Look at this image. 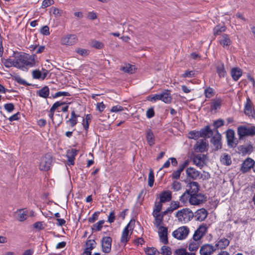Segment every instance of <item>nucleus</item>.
Returning a JSON list of instances; mask_svg holds the SVG:
<instances>
[{
  "label": "nucleus",
  "instance_id": "7ed1b4c3",
  "mask_svg": "<svg viewBox=\"0 0 255 255\" xmlns=\"http://www.w3.org/2000/svg\"><path fill=\"white\" fill-rule=\"evenodd\" d=\"M66 104V103L62 101H57L53 104L52 106L49 110V114L48 116L53 124L56 125L57 126H59L62 122V117L59 114L55 115V117L58 118V121H54V116L55 111L58 109V108Z\"/></svg>",
  "mask_w": 255,
  "mask_h": 255
},
{
  "label": "nucleus",
  "instance_id": "c85d7f7f",
  "mask_svg": "<svg viewBox=\"0 0 255 255\" xmlns=\"http://www.w3.org/2000/svg\"><path fill=\"white\" fill-rule=\"evenodd\" d=\"M238 149L239 153L245 155L251 153L253 150V146L251 144L240 145L238 147Z\"/></svg>",
  "mask_w": 255,
  "mask_h": 255
},
{
  "label": "nucleus",
  "instance_id": "b1692460",
  "mask_svg": "<svg viewBox=\"0 0 255 255\" xmlns=\"http://www.w3.org/2000/svg\"><path fill=\"white\" fill-rule=\"evenodd\" d=\"M230 244V241L225 238H223L218 240V241L215 244V246L216 250L217 249L224 250Z\"/></svg>",
  "mask_w": 255,
  "mask_h": 255
},
{
  "label": "nucleus",
  "instance_id": "6e6d98bb",
  "mask_svg": "<svg viewBox=\"0 0 255 255\" xmlns=\"http://www.w3.org/2000/svg\"><path fill=\"white\" fill-rule=\"evenodd\" d=\"M161 254L163 255H171V251L169 247L163 246L161 248Z\"/></svg>",
  "mask_w": 255,
  "mask_h": 255
},
{
  "label": "nucleus",
  "instance_id": "4468645a",
  "mask_svg": "<svg viewBox=\"0 0 255 255\" xmlns=\"http://www.w3.org/2000/svg\"><path fill=\"white\" fill-rule=\"evenodd\" d=\"M112 239L110 237H104L101 240L102 251L109 253L111 250Z\"/></svg>",
  "mask_w": 255,
  "mask_h": 255
},
{
  "label": "nucleus",
  "instance_id": "e2e57ef3",
  "mask_svg": "<svg viewBox=\"0 0 255 255\" xmlns=\"http://www.w3.org/2000/svg\"><path fill=\"white\" fill-rule=\"evenodd\" d=\"M5 110L8 113L12 112L14 109V105L12 103H7L4 105Z\"/></svg>",
  "mask_w": 255,
  "mask_h": 255
},
{
  "label": "nucleus",
  "instance_id": "603ef678",
  "mask_svg": "<svg viewBox=\"0 0 255 255\" xmlns=\"http://www.w3.org/2000/svg\"><path fill=\"white\" fill-rule=\"evenodd\" d=\"M32 77L35 79H41L42 77V72L39 70H34L32 73Z\"/></svg>",
  "mask_w": 255,
  "mask_h": 255
},
{
  "label": "nucleus",
  "instance_id": "a19ab883",
  "mask_svg": "<svg viewBox=\"0 0 255 255\" xmlns=\"http://www.w3.org/2000/svg\"><path fill=\"white\" fill-rule=\"evenodd\" d=\"M200 242L193 241L189 245L188 249L191 252L196 251L199 248Z\"/></svg>",
  "mask_w": 255,
  "mask_h": 255
},
{
  "label": "nucleus",
  "instance_id": "09e8293b",
  "mask_svg": "<svg viewBox=\"0 0 255 255\" xmlns=\"http://www.w3.org/2000/svg\"><path fill=\"white\" fill-rule=\"evenodd\" d=\"M190 195L188 193H186V191L180 197L179 200L183 203H186L189 201Z\"/></svg>",
  "mask_w": 255,
  "mask_h": 255
},
{
  "label": "nucleus",
  "instance_id": "a18cd8bd",
  "mask_svg": "<svg viewBox=\"0 0 255 255\" xmlns=\"http://www.w3.org/2000/svg\"><path fill=\"white\" fill-rule=\"evenodd\" d=\"M104 223H105V221L102 220L99 221V222H98L97 223H96V224L93 225V227H92L93 231H100L102 229V228L103 227V225L104 224Z\"/></svg>",
  "mask_w": 255,
  "mask_h": 255
},
{
  "label": "nucleus",
  "instance_id": "4d7b16f0",
  "mask_svg": "<svg viewBox=\"0 0 255 255\" xmlns=\"http://www.w3.org/2000/svg\"><path fill=\"white\" fill-rule=\"evenodd\" d=\"M181 188V183L177 181H174L172 184V189L175 191L180 190Z\"/></svg>",
  "mask_w": 255,
  "mask_h": 255
},
{
  "label": "nucleus",
  "instance_id": "a878e982",
  "mask_svg": "<svg viewBox=\"0 0 255 255\" xmlns=\"http://www.w3.org/2000/svg\"><path fill=\"white\" fill-rule=\"evenodd\" d=\"M146 139L147 143L150 146H152L155 144V138L153 131L150 128L147 129L145 131Z\"/></svg>",
  "mask_w": 255,
  "mask_h": 255
},
{
  "label": "nucleus",
  "instance_id": "f3484780",
  "mask_svg": "<svg viewBox=\"0 0 255 255\" xmlns=\"http://www.w3.org/2000/svg\"><path fill=\"white\" fill-rule=\"evenodd\" d=\"M187 187L188 189L186 190V193H188L190 195L199 193V191L200 186L198 182L195 181L190 182L188 183Z\"/></svg>",
  "mask_w": 255,
  "mask_h": 255
},
{
  "label": "nucleus",
  "instance_id": "dca6fc26",
  "mask_svg": "<svg viewBox=\"0 0 255 255\" xmlns=\"http://www.w3.org/2000/svg\"><path fill=\"white\" fill-rule=\"evenodd\" d=\"M253 106V105L251 100L249 97H248L244 108V113L246 115L249 117H254L253 115L255 114V111Z\"/></svg>",
  "mask_w": 255,
  "mask_h": 255
},
{
  "label": "nucleus",
  "instance_id": "f03ea898",
  "mask_svg": "<svg viewBox=\"0 0 255 255\" xmlns=\"http://www.w3.org/2000/svg\"><path fill=\"white\" fill-rule=\"evenodd\" d=\"M175 217L179 222L186 223L191 221L194 217L193 213L188 208H184L176 212Z\"/></svg>",
  "mask_w": 255,
  "mask_h": 255
},
{
  "label": "nucleus",
  "instance_id": "2f4dec72",
  "mask_svg": "<svg viewBox=\"0 0 255 255\" xmlns=\"http://www.w3.org/2000/svg\"><path fill=\"white\" fill-rule=\"evenodd\" d=\"M220 161L225 165H230L232 164L231 156L226 153H224L220 157Z\"/></svg>",
  "mask_w": 255,
  "mask_h": 255
},
{
  "label": "nucleus",
  "instance_id": "423d86ee",
  "mask_svg": "<svg viewBox=\"0 0 255 255\" xmlns=\"http://www.w3.org/2000/svg\"><path fill=\"white\" fill-rule=\"evenodd\" d=\"M52 162V156L50 153H46L40 159L39 163V169L40 170H48Z\"/></svg>",
  "mask_w": 255,
  "mask_h": 255
},
{
  "label": "nucleus",
  "instance_id": "bb28decb",
  "mask_svg": "<svg viewBox=\"0 0 255 255\" xmlns=\"http://www.w3.org/2000/svg\"><path fill=\"white\" fill-rule=\"evenodd\" d=\"M222 100L221 98H216L212 99L210 103V110L211 111H216L221 108Z\"/></svg>",
  "mask_w": 255,
  "mask_h": 255
},
{
  "label": "nucleus",
  "instance_id": "f8f14e48",
  "mask_svg": "<svg viewBox=\"0 0 255 255\" xmlns=\"http://www.w3.org/2000/svg\"><path fill=\"white\" fill-rule=\"evenodd\" d=\"M216 249L215 246L210 244L203 245L200 249L199 253L200 255H212Z\"/></svg>",
  "mask_w": 255,
  "mask_h": 255
},
{
  "label": "nucleus",
  "instance_id": "f704fd0d",
  "mask_svg": "<svg viewBox=\"0 0 255 255\" xmlns=\"http://www.w3.org/2000/svg\"><path fill=\"white\" fill-rule=\"evenodd\" d=\"M133 65L130 64H126L124 66H122L120 70L125 73L132 74L134 72V68Z\"/></svg>",
  "mask_w": 255,
  "mask_h": 255
},
{
  "label": "nucleus",
  "instance_id": "052dcab7",
  "mask_svg": "<svg viewBox=\"0 0 255 255\" xmlns=\"http://www.w3.org/2000/svg\"><path fill=\"white\" fill-rule=\"evenodd\" d=\"M70 94L68 92L59 91L53 95V98H56L60 96H70Z\"/></svg>",
  "mask_w": 255,
  "mask_h": 255
},
{
  "label": "nucleus",
  "instance_id": "5fc2aeb1",
  "mask_svg": "<svg viewBox=\"0 0 255 255\" xmlns=\"http://www.w3.org/2000/svg\"><path fill=\"white\" fill-rule=\"evenodd\" d=\"M100 212L97 211L95 212L90 218L88 219L89 222L91 223H94L98 218Z\"/></svg>",
  "mask_w": 255,
  "mask_h": 255
},
{
  "label": "nucleus",
  "instance_id": "f257e3e1",
  "mask_svg": "<svg viewBox=\"0 0 255 255\" xmlns=\"http://www.w3.org/2000/svg\"><path fill=\"white\" fill-rule=\"evenodd\" d=\"M36 55L34 54L29 55L24 52L19 53L16 56L18 65L20 67V68H18L22 69L25 66L28 67H34L36 63Z\"/></svg>",
  "mask_w": 255,
  "mask_h": 255
},
{
  "label": "nucleus",
  "instance_id": "6e6552de",
  "mask_svg": "<svg viewBox=\"0 0 255 255\" xmlns=\"http://www.w3.org/2000/svg\"><path fill=\"white\" fill-rule=\"evenodd\" d=\"M210 142L213 145L214 151H218L222 148V135L218 130H216V134L211 137Z\"/></svg>",
  "mask_w": 255,
  "mask_h": 255
},
{
  "label": "nucleus",
  "instance_id": "58836bf2",
  "mask_svg": "<svg viewBox=\"0 0 255 255\" xmlns=\"http://www.w3.org/2000/svg\"><path fill=\"white\" fill-rule=\"evenodd\" d=\"M175 255H196L194 253H189L183 248L177 249L174 252Z\"/></svg>",
  "mask_w": 255,
  "mask_h": 255
},
{
  "label": "nucleus",
  "instance_id": "864d4df0",
  "mask_svg": "<svg viewBox=\"0 0 255 255\" xmlns=\"http://www.w3.org/2000/svg\"><path fill=\"white\" fill-rule=\"evenodd\" d=\"M27 214L26 212L23 211L22 209H20L19 210V214H18V220L20 221H23L27 218Z\"/></svg>",
  "mask_w": 255,
  "mask_h": 255
},
{
  "label": "nucleus",
  "instance_id": "4c0bfd02",
  "mask_svg": "<svg viewBox=\"0 0 255 255\" xmlns=\"http://www.w3.org/2000/svg\"><path fill=\"white\" fill-rule=\"evenodd\" d=\"M153 216L155 218L154 225L156 227H159L162 223L163 218L159 213H153Z\"/></svg>",
  "mask_w": 255,
  "mask_h": 255
},
{
  "label": "nucleus",
  "instance_id": "2eb2a0df",
  "mask_svg": "<svg viewBox=\"0 0 255 255\" xmlns=\"http://www.w3.org/2000/svg\"><path fill=\"white\" fill-rule=\"evenodd\" d=\"M255 161L252 158L248 157L246 159L241 165L240 170L243 173L248 172L252 168L254 169Z\"/></svg>",
  "mask_w": 255,
  "mask_h": 255
},
{
  "label": "nucleus",
  "instance_id": "1a4fd4ad",
  "mask_svg": "<svg viewBox=\"0 0 255 255\" xmlns=\"http://www.w3.org/2000/svg\"><path fill=\"white\" fill-rule=\"evenodd\" d=\"M227 145L229 147L234 148L238 144V140L235 138V133L233 129H228L226 132Z\"/></svg>",
  "mask_w": 255,
  "mask_h": 255
},
{
  "label": "nucleus",
  "instance_id": "c03bdc74",
  "mask_svg": "<svg viewBox=\"0 0 255 255\" xmlns=\"http://www.w3.org/2000/svg\"><path fill=\"white\" fill-rule=\"evenodd\" d=\"M144 252L147 255H156L158 253L157 249L154 247H147L144 249Z\"/></svg>",
  "mask_w": 255,
  "mask_h": 255
},
{
  "label": "nucleus",
  "instance_id": "c756f323",
  "mask_svg": "<svg viewBox=\"0 0 255 255\" xmlns=\"http://www.w3.org/2000/svg\"><path fill=\"white\" fill-rule=\"evenodd\" d=\"M186 172L187 176L193 179H196L200 176V172L191 167L187 168Z\"/></svg>",
  "mask_w": 255,
  "mask_h": 255
},
{
  "label": "nucleus",
  "instance_id": "ea45409f",
  "mask_svg": "<svg viewBox=\"0 0 255 255\" xmlns=\"http://www.w3.org/2000/svg\"><path fill=\"white\" fill-rule=\"evenodd\" d=\"M12 79L16 82L17 83L24 85V86H30V84L28 83L26 81L23 79L19 75H15L12 77Z\"/></svg>",
  "mask_w": 255,
  "mask_h": 255
},
{
  "label": "nucleus",
  "instance_id": "680f3d73",
  "mask_svg": "<svg viewBox=\"0 0 255 255\" xmlns=\"http://www.w3.org/2000/svg\"><path fill=\"white\" fill-rule=\"evenodd\" d=\"M146 100L154 103L156 101L159 100L158 94L149 95L146 97Z\"/></svg>",
  "mask_w": 255,
  "mask_h": 255
},
{
  "label": "nucleus",
  "instance_id": "37998d69",
  "mask_svg": "<svg viewBox=\"0 0 255 255\" xmlns=\"http://www.w3.org/2000/svg\"><path fill=\"white\" fill-rule=\"evenodd\" d=\"M154 181V175L153 171L150 169L148 177V185L149 187H151L153 185Z\"/></svg>",
  "mask_w": 255,
  "mask_h": 255
},
{
  "label": "nucleus",
  "instance_id": "bf43d9fd",
  "mask_svg": "<svg viewBox=\"0 0 255 255\" xmlns=\"http://www.w3.org/2000/svg\"><path fill=\"white\" fill-rule=\"evenodd\" d=\"M95 243V241L94 240H88V242L86 243L87 247L86 249H87V250L91 251L95 248L94 244Z\"/></svg>",
  "mask_w": 255,
  "mask_h": 255
},
{
  "label": "nucleus",
  "instance_id": "39448f33",
  "mask_svg": "<svg viewBox=\"0 0 255 255\" xmlns=\"http://www.w3.org/2000/svg\"><path fill=\"white\" fill-rule=\"evenodd\" d=\"M189 233V228L187 226H183L174 231L172 235L174 238L178 240H183L187 237Z\"/></svg>",
  "mask_w": 255,
  "mask_h": 255
},
{
  "label": "nucleus",
  "instance_id": "49530a36",
  "mask_svg": "<svg viewBox=\"0 0 255 255\" xmlns=\"http://www.w3.org/2000/svg\"><path fill=\"white\" fill-rule=\"evenodd\" d=\"M199 131L192 130L188 133V138L193 139H197L201 137Z\"/></svg>",
  "mask_w": 255,
  "mask_h": 255
},
{
  "label": "nucleus",
  "instance_id": "9d476101",
  "mask_svg": "<svg viewBox=\"0 0 255 255\" xmlns=\"http://www.w3.org/2000/svg\"><path fill=\"white\" fill-rule=\"evenodd\" d=\"M214 66L218 76L220 78H225L227 76V73L225 69V65L222 61L220 60L217 61L214 64Z\"/></svg>",
  "mask_w": 255,
  "mask_h": 255
},
{
  "label": "nucleus",
  "instance_id": "473e14b6",
  "mask_svg": "<svg viewBox=\"0 0 255 255\" xmlns=\"http://www.w3.org/2000/svg\"><path fill=\"white\" fill-rule=\"evenodd\" d=\"M36 93L39 97L46 99L49 95V88L48 86H45L39 90L37 91Z\"/></svg>",
  "mask_w": 255,
  "mask_h": 255
},
{
  "label": "nucleus",
  "instance_id": "3c124183",
  "mask_svg": "<svg viewBox=\"0 0 255 255\" xmlns=\"http://www.w3.org/2000/svg\"><path fill=\"white\" fill-rule=\"evenodd\" d=\"M91 45L93 47L96 48L98 49H102L104 47L103 43L97 40L92 41Z\"/></svg>",
  "mask_w": 255,
  "mask_h": 255
},
{
  "label": "nucleus",
  "instance_id": "7c9ffc66",
  "mask_svg": "<svg viewBox=\"0 0 255 255\" xmlns=\"http://www.w3.org/2000/svg\"><path fill=\"white\" fill-rule=\"evenodd\" d=\"M242 70L238 67L233 68L231 70V75L235 81H237L242 75Z\"/></svg>",
  "mask_w": 255,
  "mask_h": 255
},
{
  "label": "nucleus",
  "instance_id": "ddd939ff",
  "mask_svg": "<svg viewBox=\"0 0 255 255\" xmlns=\"http://www.w3.org/2000/svg\"><path fill=\"white\" fill-rule=\"evenodd\" d=\"M207 231V228L205 225H201L195 231L193 240L194 241L200 242V240L205 235Z\"/></svg>",
  "mask_w": 255,
  "mask_h": 255
},
{
  "label": "nucleus",
  "instance_id": "412c9836",
  "mask_svg": "<svg viewBox=\"0 0 255 255\" xmlns=\"http://www.w3.org/2000/svg\"><path fill=\"white\" fill-rule=\"evenodd\" d=\"M199 132L200 136L203 138H209L213 134V130L211 129L209 125H207L204 128H201Z\"/></svg>",
  "mask_w": 255,
  "mask_h": 255
},
{
  "label": "nucleus",
  "instance_id": "aec40b11",
  "mask_svg": "<svg viewBox=\"0 0 255 255\" xmlns=\"http://www.w3.org/2000/svg\"><path fill=\"white\" fill-rule=\"evenodd\" d=\"M159 100H161L166 104H169L171 102L172 97L170 96V91L166 90L158 94Z\"/></svg>",
  "mask_w": 255,
  "mask_h": 255
},
{
  "label": "nucleus",
  "instance_id": "393cba45",
  "mask_svg": "<svg viewBox=\"0 0 255 255\" xmlns=\"http://www.w3.org/2000/svg\"><path fill=\"white\" fill-rule=\"evenodd\" d=\"M159 198L161 202H169L172 199V192L169 190L163 191L159 194Z\"/></svg>",
  "mask_w": 255,
  "mask_h": 255
},
{
  "label": "nucleus",
  "instance_id": "774afa93",
  "mask_svg": "<svg viewBox=\"0 0 255 255\" xmlns=\"http://www.w3.org/2000/svg\"><path fill=\"white\" fill-rule=\"evenodd\" d=\"M195 75V72L194 71L187 70L184 74H182V77L183 78L186 77H193Z\"/></svg>",
  "mask_w": 255,
  "mask_h": 255
},
{
  "label": "nucleus",
  "instance_id": "79ce46f5",
  "mask_svg": "<svg viewBox=\"0 0 255 255\" xmlns=\"http://www.w3.org/2000/svg\"><path fill=\"white\" fill-rule=\"evenodd\" d=\"M226 27L225 26L217 25L213 29L214 34L215 35H220L222 32L226 30Z\"/></svg>",
  "mask_w": 255,
  "mask_h": 255
},
{
  "label": "nucleus",
  "instance_id": "c9c22d12",
  "mask_svg": "<svg viewBox=\"0 0 255 255\" xmlns=\"http://www.w3.org/2000/svg\"><path fill=\"white\" fill-rule=\"evenodd\" d=\"M193 161L197 166L202 167L203 166L204 162L202 155H197L194 156Z\"/></svg>",
  "mask_w": 255,
  "mask_h": 255
},
{
  "label": "nucleus",
  "instance_id": "20e7f679",
  "mask_svg": "<svg viewBox=\"0 0 255 255\" xmlns=\"http://www.w3.org/2000/svg\"><path fill=\"white\" fill-rule=\"evenodd\" d=\"M237 133L240 139L245 136H255V126H240L238 128Z\"/></svg>",
  "mask_w": 255,
  "mask_h": 255
},
{
  "label": "nucleus",
  "instance_id": "de8ad7c7",
  "mask_svg": "<svg viewBox=\"0 0 255 255\" xmlns=\"http://www.w3.org/2000/svg\"><path fill=\"white\" fill-rule=\"evenodd\" d=\"M225 122L223 119H218L217 120L213 122V126L215 128V131L216 132V130H218V128L223 126L224 125Z\"/></svg>",
  "mask_w": 255,
  "mask_h": 255
},
{
  "label": "nucleus",
  "instance_id": "cd10ccee",
  "mask_svg": "<svg viewBox=\"0 0 255 255\" xmlns=\"http://www.w3.org/2000/svg\"><path fill=\"white\" fill-rule=\"evenodd\" d=\"M80 116L76 114L74 110L71 112L70 118L66 121V124L70 125L72 128L74 127L78 123L77 118Z\"/></svg>",
  "mask_w": 255,
  "mask_h": 255
},
{
  "label": "nucleus",
  "instance_id": "6ab92c4d",
  "mask_svg": "<svg viewBox=\"0 0 255 255\" xmlns=\"http://www.w3.org/2000/svg\"><path fill=\"white\" fill-rule=\"evenodd\" d=\"M207 211L204 208H201L196 211L194 217L196 220L203 221L207 218Z\"/></svg>",
  "mask_w": 255,
  "mask_h": 255
},
{
  "label": "nucleus",
  "instance_id": "4be33fe9",
  "mask_svg": "<svg viewBox=\"0 0 255 255\" xmlns=\"http://www.w3.org/2000/svg\"><path fill=\"white\" fill-rule=\"evenodd\" d=\"M1 62L3 64L4 66L6 68H10L12 66L15 67L17 68H20L19 65H18V62H17L16 58L15 60H13L10 58H2Z\"/></svg>",
  "mask_w": 255,
  "mask_h": 255
},
{
  "label": "nucleus",
  "instance_id": "9b49d317",
  "mask_svg": "<svg viewBox=\"0 0 255 255\" xmlns=\"http://www.w3.org/2000/svg\"><path fill=\"white\" fill-rule=\"evenodd\" d=\"M78 41L77 36L75 34H67L61 39V43L65 45H73Z\"/></svg>",
  "mask_w": 255,
  "mask_h": 255
},
{
  "label": "nucleus",
  "instance_id": "69168bd1",
  "mask_svg": "<svg viewBox=\"0 0 255 255\" xmlns=\"http://www.w3.org/2000/svg\"><path fill=\"white\" fill-rule=\"evenodd\" d=\"M51 9L52 10V13L53 14L56 16H60L62 15V10L59 9L58 8L56 7H52Z\"/></svg>",
  "mask_w": 255,
  "mask_h": 255
},
{
  "label": "nucleus",
  "instance_id": "72a5a7b5",
  "mask_svg": "<svg viewBox=\"0 0 255 255\" xmlns=\"http://www.w3.org/2000/svg\"><path fill=\"white\" fill-rule=\"evenodd\" d=\"M128 226L129 224H128L124 229L123 232L122 237L121 238V242L122 243L126 244L129 240V238L128 237Z\"/></svg>",
  "mask_w": 255,
  "mask_h": 255
},
{
  "label": "nucleus",
  "instance_id": "e433bc0d",
  "mask_svg": "<svg viewBox=\"0 0 255 255\" xmlns=\"http://www.w3.org/2000/svg\"><path fill=\"white\" fill-rule=\"evenodd\" d=\"M215 90L210 87H206L204 91V96L206 98L208 99L213 97L215 95Z\"/></svg>",
  "mask_w": 255,
  "mask_h": 255
},
{
  "label": "nucleus",
  "instance_id": "8fccbe9b",
  "mask_svg": "<svg viewBox=\"0 0 255 255\" xmlns=\"http://www.w3.org/2000/svg\"><path fill=\"white\" fill-rule=\"evenodd\" d=\"M162 202H161V201L155 203L153 213H159L160 212L162 207Z\"/></svg>",
  "mask_w": 255,
  "mask_h": 255
},
{
  "label": "nucleus",
  "instance_id": "0eeeda50",
  "mask_svg": "<svg viewBox=\"0 0 255 255\" xmlns=\"http://www.w3.org/2000/svg\"><path fill=\"white\" fill-rule=\"evenodd\" d=\"M206 201L207 197L202 193L190 195L189 199V203L192 205H199Z\"/></svg>",
  "mask_w": 255,
  "mask_h": 255
},
{
  "label": "nucleus",
  "instance_id": "5701e85b",
  "mask_svg": "<svg viewBox=\"0 0 255 255\" xmlns=\"http://www.w3.org/2000/svg\"><path fill=\"white\" fill-rule=\"evenodd\" d=\"M219 42L224 48L226 49H229L232 43L229 35L227 34H224L222 35L219 40Z\"/></svg>",
  "mask_w": 255,
  "mask_h": 255
},
{
  "label": "nucleus",
  "instance_id": "0e129e2a",
  "mask_svg": "<svg viewBox=\"0 0 255 255\" xmlns=\"http://www.w3.org/2000/svg\"><path fill=\"white\" fill-rule=\"evenodd\" d=\"M40 32L44 35H49L50 34L49 28L48 26L45 25L41 27Z\"/></svg>",
  "mask_w": 255,
  "mask_h": 255
},
{
  "label": "nucleus",
  "instance_id": "a211bd4d",
  "mask_svg": "<svg viewBox=\"0 0 255 255\" xmlns=\"http://www.w3.org/2000/svg\"><path fill=\"white\" fill-rule=\"evenodd\" d=\"M208 146V143L206 139H200L194 145V149L196 152H203L207 150Z\"/></svg>",
  "mask_w": 255,
  "mask_h": 255
},
{
  "label": "nucleus",
  "instance_id": "338daca9",
  "mask_svg": "<svg viewBox=\"0 0 255 255\" xmlns=\"http://www.w3.org/2000/svg\"><path fill=\"white\" fill-rule=\"evenodd\" d=\"M54 3L53 0H44L42 1L41 7L42 8H46L51 5H52Z\"/></svg>",
  "mask_w": 255,
  "mask_h": 255
},
{
  "label": "nucleus",
  "instance_id": "13d9d810",
  "mask_svg": "<svg viewBox=\"0 0 255 255\" xmlns=\"http://www.w3.org/2000/svg\"><path fill=\"white\" fill-rule=\"evenodd\" d=\"M158 228V235L159 236H163V235H166L168 234V229L167 227H163V226H160Z\"/></svg>",
  "mask_w": 255,
  "mask_h": 255
}]
</instances>
